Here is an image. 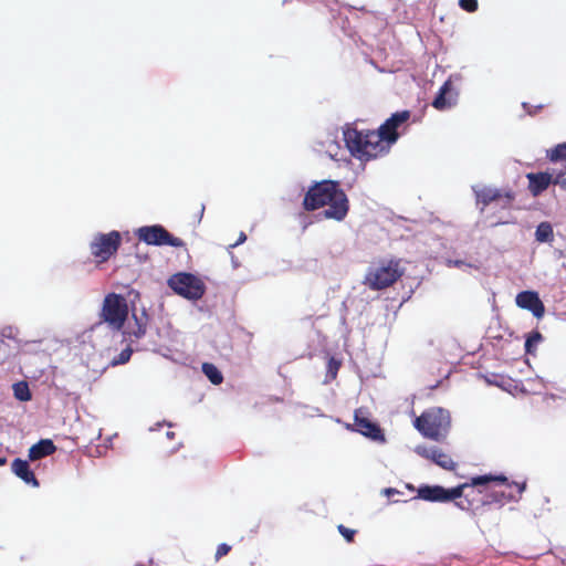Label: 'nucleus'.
<instances>
[{"label":"nucleus","mask_w":566,"mask_h":566,"mask_svg":"<svg viewBox=\"0 0 566 566\" xmlns=\"http://www.w3.org/2000/svg\"><path fill=\"white\" fill-rule=\"evenodd\" d=\"M302 205L306 211L327 207L323 211L324 218L336 221H343L349 211L348 197L335 180L314 182L306 191Z\"/></svg>","instance_id":"1"},{"label":"nucleus","mask_w":566,"mask_h":566,"mask_svg":"<svg viewBox=\"0 0 566 566\" xmlns=\"http://www.w3.org/2000/svg\"><path fill=\"white\" fill-rule=\"evenodd\" d=\"M344 142L355 158L366 161L377 158L389 150L377 130H360L356 127L347 126L344 130Z\"/></svg>","instance_id":"2"},{"label":"nucleus","mask_w":566,"mask_h":566,"mask_svg":"<svg viewBox=\"0 0 566 566\" xmlns=\"http://www.w3.org/2000/svg\"><path fill=\"white\" fill-rule=\"evenodd\" d=\"M413 426L423 437L443 441L451 427L450 412L441 407L429 408L416 417Z\"/></svg>","instance_id":"3"},{"label":"nucleus","mask_w":566,"mask_h":566,"mask_svg":"<svg viewBox=\"0 0 566 566\" xmlns=\"http://www.w3.org/2000/svg\"><path fill=\"white\" fill-rule=\"evenodd\" d=\"M402 275L399 260H381L368 268L363 283L373 291H380L392 286Z\"/></svg>","instance_id":"4"},{"label":"nucleus","mask_w":566,"mask_h":566,"mask_svg":"<svg viewBox=\"0 0 566 566\" xmlns=\"http://www.w3.org/2000/svg\"><path fill=\"white\" fill-rule=\"evenodd\" d=\"M128 304L126 298L116 293H108L103 300L96 325L106 324L112 331H120L128 317Z\"/></svg>","instance_id":"5"},{"label":"nucleus","mask_w":566,"mask_h":566,"mask_svg":"<svg viewBox=\"0 0 566 566\" xmlns=\"http://www.w3.org/2000/svg\"><path fill=\"white\" fill-rule=\"evenodd\" d=\"M122 245V235L118 231L113 230L108 233H97L90 242V252L94 259L95 265L107 262L116 255Z\"/></svg>","instance_id":"6"},{"label":"nucleus","mask_w":566,"mask_h":566,"mask_svg":"<svg viewBox=\"0 0 566 566\" xmlns=\"http://www.w3.org/2000/svg\"><path fill=\"white\" fill-rule=\"evenodd\" d=\"M470 485H479V488H483L484 507L493 504L503 506L501 499L505 496L503 493H500L499 488H513V484H510L507 478L503 474H485L473 476L470 479Z\"/></svg>","instance_id":"7"},{"label":"nucleus","mask_w":566,"mask_h":566,"mask_svg":"<svg viewBox=\"0 0 566 566\" xmlns=\"http://www.w3.org/2000/svg\"><path fill=\"white\" fill-rule=\"evenodd\" d=\"M476 205L480 206V210L483 212L488 206L495 203L503 210H511L516 199V193L511 188H491L483 187L474 189Z\"/></svg>","instance_id":"8"},{"label":"nucleus","mask_w":566,"mask_h":566,"mask_svg":"<svg viewBox=\"0 0 566 566\" xmlns=\"http://www.w3.org/2000/svg\"><path fill=\"white\" fill-rule=\"evenodd\" d=\"M168 285L178 295L197 301L205 294L203 282L191 273H177L168 280Z\"/></svg>","instance_id":"9"},{"label":"nucleus","mask_w":566,"mask_h":566,"mask_svg":"<svg viewBox=\"0 0 566 566\" xmlns=\"http://www.w3.org/2000/svg\"><path fill=\"white\" fill-rule=\"evenodd\" d=\"M137 237L140 241L150 245H169L174 248H184L185 242L174 237L163 226H145L137 230Z\"/></svg>","instance_id":"10"},{"label":"nucleus","mask_w":566,"mask_h":566,"mask_svg":"<svg viewBox=\"0 0 566 566\" xmlns=\"http://www.w3.org/2000/svg\"><path fill=\"white\" fill-rule=\"evenodd\" d=\"M352 430L371 439L373 441H385L382 429L377 422L368 418V411L366 408H358L355 410Z\"/></svg>","instance_id":"11"},{"label":"nucleus","mask_w":566,"mask_h":566,"mask_svg":"<svg viewBox=\"0 0 566 566\" xmlns=\"http://www.w3.org/2000/svg\"><path fill=\"white\" fill-rule=\"evenodd\" d=\"M467 486L459 484L448 490L440 485H424L418 489V497L429 502H449L461 497Z\"/></svg>","instance_id":"12"},{"label":"nucleus","mask_w":566,"mask_h":566,"mask_svg":"<svg viewBox=\"0 0 566 566\" xmlns=\"http://www.w3.org/2000/svg\"><path fill=\"white\" fill-rule=\"evenodd\" d=\"M464 484L468 486L463 491L462 496L457 499L455 505L472 515L482 514L484 509L483 488L470 485V482H465Z\"/></svg>","instance_id":"13"},{"label":"nucleus","mask_w":566,"mask_h":566,"mask_svg":"<svg viewBox=\"0 0 566 566\" xmlns=\"http://www.w3.org/2000/svg\"><path fill=\"white\" fill-rule=\"evenodd\" d=\"M515 302L518 307L532 312L536 318H542L545 314V306L535 291L520 292Z\"/></svg>","instance_id":"14"},{"label":"nucleus","mask_w":566,"mask_h":566,"mask_svg":"<svg viewBox=\"0 0 566 566\" xmlns=\"http://www.w3.org/2000/svg\"><path fill=\"white\" fill-rule=\"evenodd\" d=\"M416 452L420 457L431 460L442 469L453 470L455 468V463L452 460V458L439 448H428L426 446H418L416 448Z\"/></svg>","instance_id":"15"},{"label":"nucleus","mask_w":566,"mask_h":566,"mask_svg":"<svg viewBox=\"0 0 566 566\" xmlns=\"http://www.w3.org/2000/svg\"><path fill=\"white\" fill-rule=\"evenodd\" d=\"M547 158L552 163L565 164L563 169L554 170L553 176L555 175L554 184L566 190V143L558 144L554 148L547 150Z\"/></svg>","instance_id":"16"},{"label":"nucleus","mask_w":566,"mask_h":566,"mask_svg":"<svg viewBox=\"0 0 566 566\" xmlns=\"http://www.w3.org/2000/svg\"><path fill=\"white\" fill-rule=\"evenodd\" d=\"M458 93L453 88L450 80L446 81L440 87L437 96L432 102V106L438 111L451 108L457 104Z\"/></svg>","instance_id":"17"},{"label":"nucleus","mask_w":566,"mask_h":566,"mask_svg":"<svg viewBox=\"0 0 566 566\" xmlns=\"http://www.w3.org/2000/svg\"><path fill=\"white\" fill-rule=\"evenodd\" d=\"M526 178L528 179V190L534 197L539 196L551 184H554L553 174L549 172H530Z\"/></svg>","instance_id":"18"},{"label":"nucleus","mask_w":566,"mask_h":566,"mask_svg":"<svg viewBox=\"0 0 566 566\" xmlns=\"http://www.w3.org/2000/svg\"><path fill=\"white\" fill-rule=\"evenodd\" d=\"M11 470L24 483L34 488L39 486V481L35 478L34 472L30 469V464L27 460H22L20 458L14 459L11 463Z\"/></svg>","instance_id":"19"},{"label":"nucleus","mask_w":566,"mask_h":566,"mask_svg":"<svg viewBox=\"0 0 566 566\" xmlns=\"http://www.w3.org/2000/svg\"><path fill=\"white\" fill-rule=\"evenodd\" d=\"M56 451V447L50 439H42L29 449V459L36 461L53 454Z\"/></svg>","instance_id":"20"},{"label":"nucleus","mask_w":566,"mask_h":566,"mask_svg":"<svg viewBox=\"0 0 566 566\" xmlns=\"http://www.w3.org/2000/svg\"><path fill=\"white\" fill-rule=\"evenodd\" d=\"M135 319V327L126 332V335L128 336L130 342L140 339L145 336L147 332V325H148V315L145 311L140 314V316H137L136 314L133 315Z\"/></svg>","instance_id":"21"},{"label":"nucleus","mask_w":566,"mask_h":566,"mask_svg":"<svg viewBox=\"0 0 566 566\" xmlns=\"http://www.w3.org/2000/svg\"><path fill=\"white\" fill-rule=\"evenodd\" d=\"M511 484H513L512 489H506L505 486L499 488L500 493H503L505 496V497L501 499L503 505L506 503H510L512 501L520 500L522 493L525 491V488H526L525 482H522V483L512 482Z\"/></svg>","instance_id":"22"},{"label":"nucleus","mask_w":566,"mask_h":566,"mask_svg":"<svg viewBox=\"0 0 566 566\" xmlns=\"http://www.w3.org/2000/svg\"><path fill=\"white\" fill-rule=\"evenodd\" d=\"M535 239L538 242H552L554 240L553 227L549 222H541L535 231Z\"/></svg>","instance_id":"23"},{"label":"nucleus","mask_w":566,"mask_h":566,"mask_svg":"<svg viewBox=\"0 0 566 566\" xmlns=\"http://www.w3.org/2000/svg\"><path fill=\"white\" fill-rule=\"evenodd\" d=\"M378 134L381 136L385 144L390 147L398 139V132L394 129L386 120L380 127L377 129Z\"/></svg>","instance_id":"24"},{"label":"nucleus","mask_w":566,"mask_h":566,"mask_svg":"<svg viewBox=\"0 0 566 566\" xmlns=\"http://www.w3.org/2000/svg\"><path fill=\"white\" fill-rule=\"evenodd\" d=\"M202 371L213 385H220L223 381L221 371L213 364L205 363Z\"/></svg>","instance_id":"25"},{"label":"nucleus","mask_w":566,"mask_h":566,"mask_svg":"<svg viewBox=\"0 0 566 566\" xmlns=\"http://www.w3.org/2000/svg\"><path fill=\"white\" fill-rule=\"evenodd\" d=\"M410 118V112L409 111H401L394 113L386 122L394 127V129L398 130V128L408 122Z\"/></svg>","instance_id":"26"},{"label":"nucleus","mask_w":566,"mask_h":566,"mask_svg":"<svg viewBox=\"0 0 566 566\" xmlns=\"http://www.w3.org/2000/svg\"><path fill=\"white\" fill-rule=\"evenodd\" d=\"M543 340V336L538 331L530 333L525 340V353L534 354L537 345Z\"/></svg>","instance_id":"27"},{"label":"nucleus","mask_w":566,"mask_h":566,"mask_svg":"<svg viewBox=\"0 0 566 566\" xmlns=\"http://www.w3.org/2000/svg\"><path fill=\"white\" fill-rule=\"evenodd\" d=\"M14 397L20 401H29L31 399V392L25 381H20L13 385Z\"/></svg>","instance_id":"28"},{"label":"nucleus","mask_w":566,"mask_h":566,"mask_svg":"<svg viewBox=\"0 0 566 566\" xmlns=\"http://www.w3.org/2000/svg\"><path fill=\"white\" fill-rule=\"evenodd\" d=\"M133 354V349L130 347H126L123 349L116 358L113 360V365H122L129 361L130 356Z\"/></svg>","instance_id":"29"},{"label":"nucleus","mask_w":566,"mask_h":566,"mask_svg":"<svg viewBox=\"0 0 566 566\" xmlns=\"http://www.w3.org/2000/svg\"><path fill=\"white\" fill-rule=\"evenodd\" d=\"M459 7L470 13H473L478 10L479 3L478 0H459Z\"/></svg>","instance_id":"30"},{"label":"nucleus","mask_w":566,"mask_h":566,"mask_svg":"<svg viewBox=\"0 0 566 566\" xmlns=\"http://www.w3.org/2000/svg\"><path fill=\"white\" fill-rule=\"evenodd\" d=\"M338 532L342 534V536L346 539V542L352 543L354 542V537L356 534L355 530L348 528L343 524H339L337 526Z\"/></svg>","instance_id":"31"},{"label":"nucleus","mask_w":566,"mask_h":566,"mask_svg":"<svg viewBox=\"0 0 566 566\" xmlns=\"http://www.w3.org/2000/svg\"><path fill=\"white\" fill-rule=\"evenodd\" d=\"M231 551V546L222 543L217 547L216 551V559H220L221 557L226 556Z\"/></svg>","instance_id":"32"},{"label":"nucleus","mask_w":566,"mask_h":566,"mask_svg":"<svg viewBox=\"0 0 566 566\" xmlns=\"http://www.w3.org/2000/svg\"><path fill=\"white\" fill-rule=\"evenodd\" d=\"M338 368L339 363H337L334 358H331L328 361V371L333 374V377L336 376Z\"/></svg>","instance_id":"33"},{"label":"nucleus","mask_w":566,"mask_h":566,"mask_svg":"<svg viewBox=\"0 0 566 566\" xmlns=\"http://www.w3.org/2000/svg\"><path fill=\"white\" fill-rule=\"evenodd\" d=\"M245 240H247L245 233L241 232L240 235H239L238 241L234 244H232L231 247H237V245L243 243Z\"/></svg>","instance_id":"34"},{"label":"nucleus","mask_w":566,"mask_h":566,"mask_svg":"<svg viewBox=\"0 0 566 566\" xmlns=\"http://www.w3.org/2000/svg\"><path fill=\"white\" fill-rule=\"evenodd\" d=\"M384 493L387 495V496H391L394 494H398L399 491H397L396 489H392V488H388V489H385L384 490Z\"/></svg>","instance_id":"35"},{"label":"nucleus","mask_w":566,"mask_h":566,"mask_svg":"<svg viewBox=\"0 0 566 566\" xmlns=\"http://www.w3.org/2000/svg\"><path fill=\"white\" fill-rule=\"evenodd\" d=\"M203 212H205V205H200V207L198 209L199 220H201Z\"/></svg>","instance_id":"36"},{"label":"nucleus","mask_w":566,"mask_h":566,"mask_svg":"<svg viewBox=\"0 0 566 566\" xmlns=\"http://www.w3.org/2000/svg\"><path fill=\"white\" fill-rule=\"evenodd\" d=\"M511 221L510 220H497L493 223V226H497V224H507L510 223Z\"/></svg>","instance_id":"37"},{"label":"nucleus","mask_w":566,"mask_h":566,"mask_svg":"<svg viewBox=\"0 0 566 566\" xmlns=\"http://www.w3.org/2000/svg\"><path fill=\"white\" fill-rule=\"evenodd\" d=\"M7 463V459L4 457H0V467Z\"/></svg>","instance_id":"38"},{"label":"nucleus","mask_w":566,"mask_h":566,"mask_svg":"<svg viewBox=\"0 0 566 566\" xmlns=\"http://www.w3.org/2000/svg\"><path fill=\"white\" fill-rule=\"evenodd\" d=\"M365 139H366V138H364V137H363V138H360V140H359V142H360L359 144H360L361 146H364V144H365Z\"/></svg>","instance_id":"39"}]
</instances>
